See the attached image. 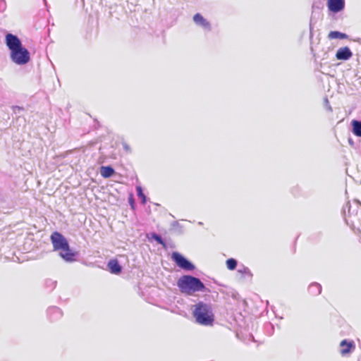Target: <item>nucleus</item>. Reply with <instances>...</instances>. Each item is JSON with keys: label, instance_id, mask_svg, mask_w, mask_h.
I'll use <instances>...</instances> for the list:
<instances>
[{"label": "nucleus", "instance_id": "obj_23", "mask_svg": "<svg viewBox=\"0 0 361 361\" xmlns=\"http://www.w3.org/2000/svg\"><path fill=\"white\" fill-rule=\"evenodd\" d=\"M49 311H51L53 312L54 313H55L56 314L59 315V316H61V312L60 310V309H59L58 307H52L51 309L49 310Z\"/></svg>", "mask_w": 361, "mask_h": 361}, {"label": "nucleus", "instance_id": "obj_20", "mask_svg": "<svg viewBox=\"0 0 361 361\" xmlns=\"http://www.w3.org/2000/svg\"><path fill=\"white\" fill-rule=\"evenodd\" d=\"M13 112L15 114H20L21 111H23L25 109L23 106H12Z\"/></svg>", "mask_w": 361, "mask_h": 361}, {"label": "nucleus", "instance_id": "obj_14", "mask_svg": "<svg viewBox=\"0 0 361 361\" xmlns=\"http://www.w3.org/2000/svg\"><path fill=\"white\" fill-rule=\"evenodd\" d=\"M115 173L114 169L111 166H102L100 173L102 177L107 178L111 177Z\"/></svg>", "mask_w": 361, "mask_h": 361}, {"label": "nucleus", "instance_id": "obj_17", "mask_svg": "<svg viewBox=\"0 0 361 361\" xmlns=\"http://www.w3.org/2000/svg\"><path fill=\"white\" fill-rule=\"evenodd\" d=\"M136 191H137V195L138 197H140L141 199L142 203L145 204L146 201H147V197L145 195V194L143 193L142 187L140 185L136 186Z\"/></svg>", "mask_w": 361, "mask_h": 361}, {"label": "nucleus", "instance_id": "obj_1", "mask_svg": "<svg viewBox=\"0 0 361 361\" xmlns=\"http://www.w3.org/2000/svg\"><path fill=\"white\" fill-rule=\"evenodd\" d=\"M5 43L10 51V58L14 63L25 65L30 61V52L23 46L20 39L17 35L12 33L6 34Z\"/></svg>", "mask_w": 361, "mask_h": 361}, {"label": "nucleus", "instance_id": "obj_7", "mask_svg": "<svg viewBox=\"0 0 361 361\" xmlns=\"http://www.w3.org/2000/svg\"><path fill=\"white\" fill-rule=\"evenodd\" d=\"M341 350L340 353L342 356H345L352 352H353L355 349V344L353 341H348L347 339L343 340L340 343Z\"/></svg>", "mask_w": 361, "mask_h": 361}, {"label": "nucleus", "instance_id": "obj_19", "mask_svg": "<svg viewBox=\"0 0 361 361\" xmlns=\"http://www.w3.org/2000/svg\"><path fill=\"white\" fill-rule=\"evenodd\" d=\"M152 237L157 243L161 245L164 247H166V243L161 235L154 233Z\"/></svg>", "mask_w": 361, "mask_h": 361}, {"label": "nucleus", "instance_id": "obj_16", "mask_svg": "<svg viewBox=\"0 0 361 361\" xmlns=\"http://www.w3.org/2000/svg\"><path fill=\"white\" fill-rule=\"evenodd\" d=\"M328 37L329 39H346L348 35L338 31H331Z\"/></svg>", "mask_w": 361, "mask_h": 361}, {"label": "nucleus", "instance_id": "obj_18", "mask_svg": "<svg viewBox=\"0 0 361 361\" xmlns=\"http://www.w3.org/2000/svg\"><path fill=\"white\" fill-rule=\"evenodd\" d=\"M237 260L230 258L226 260V267L229 270H234L237 267Z\"/></svg>", "mask_w": 361, "mask_h": 361}, {"label": "nucleus", "instance_id": "obj_6", "mask_svg": "<svg viewBox=\"0 0 361 361\" xmlns=\"http://www.w3.org/2000/svg\"><path fill=\"white\" fill-rule=\"evenodd\" d=\"M50 240L54 251H60L64 248H68L69 245L66 238L58 231H54L51 233Z\"/></svg>", "mask_w": 361, "mask_h": 361}, {"label": "nucleus", "instance_id": "obj_5", "mask_svg": "<svg viewBox=\"0 0 361 361\" xmlns=\"http://www.w3.org/2000/svg\"><path fill=\"white\" fill-rule=\"evenodd\" d=\"M171 259L178 267L185 271H192L195 268L191 262L178 252H173L171 254Z\"/></svg>", "mask_w": 361, "mask_h": 361}, {"label": "nucleus", "instance_id": "obj_24", "mask_svg": "<svg viewBox=\"0 0 361 361\" xmlns=\"http://www.w3.org/2000/svg\"><path fill=\"white\" fill-rule=\"evenodd\" d=\"M348 142H349L350 145H353V140L351 138L348 139Z\"/></svg>", "mask_w": 361, "mask_h": 361}, {"label": "nucleus", "instance_id": "obj_21", "mask_svg": "<svg viewBox=\"0 0 361 361\" xmlns=\"http://www.w3.org/2000/svg\"><path fill=\"white\" fill-rule=\"evenodd\" d=\"M238 272L241 274H246L248 275H251L250 271L247 267H243L242 269H238Z\"/></svg>", "mask_w": 361, "mask_h": 361}, {"label": "nucleus", "instance_id": "obj_15", "mask_svg": "<svg viewBox=\"0 0 361 361\" xmlns=\"http://www.w3.org/2000/svg\"><path fill=\"white\" fill-rule=\"evenodd\" d=\"M308 291L313 295H317L321 293L322 286L318 283H312L308 288Z\"/></svg>", "mask_w": 361, "mask_h": 361}, {"label": "nucleus", "instance_id": "obj_11", "mask_svg": "<svg viewBox=\"0 0 361 361\" xmlns=\"http://www.w3.org/2000/svg\"><path fill=\"white\" fill-rule=\"evenodd\" d=\"M353 56V53L350 48L344 47L337 50L336 54V58L338 60L346 61L348 60Z\"/></svg>", "mask_w": 361, "mask_h": 361}, {"label": "nucleus", "instance_id": "obj_13", "mask_svg": "<svg viewBox=\"0 0 361 361\" xmlns=\"http://www.w3.org/2000/svg\"><path fill=\"white\" fill-rule=\"evenodd\" d=\"M352 133L357 137H361V121L353 120L351 121Z\"/></svg>", "mask_w": 361, "mask_h": 361}, {"label": "nucleus", "instance_id": "obj_27", "mask_svg": "<svg viewBox=\"0 0 361 361\" xmlns=\"http://www.w3.org/2000/svg\"><path fill=\"white\" fill-rule=\"evenodd\" d=\"M124 148H125L126 149H128V145H124Z\"/></svg>", "mask_w": 361, "mask_h": 361}, {"label": "nucleus", "instance_id": "obj_25", "mask_svg": "<svg viewBox=\"0 0 361 361\" xmlns=\"http://www.w3.org/2000/svg\"><path fill=\"white\" fill-rule=\"evenodd\" d=\"M51 284L54 286V287L55 286V284H56V282L55 281H49Z\"/></svg>", "mask_w": 361, "mask_h": 361}, {"label": "nucleus", "instance_id": "obj_26", "mask_svg": "<svg viewBox=\"0 0 361 361\" xmlns=\"http://www.w3.org/2000/svg\"><path fill=\"white\" fill-rule=\"evenodd\" d=\"M324 102H325V103H326V104H329V101H328V99H327V98H326V99H324Z\"/></svg>", "mask_w": 361, "mask_h": 361}, {"label": "nucleus", "instance_id": "obj_2", "mask_svg": "<svg viewBox=\"0 0 361 361\" xmlns=\"http://www.w3.org/2000/svg\"><path fill=\"white\" fill-rule=\"evenodd\" d=\"M177 286L180 291L185 295H191L197 292H203L206 286L203 282L195 276L191 275H183L177 281Z\"/></svg>", "mask_w": 361, "mask_h": 361}, {"label": "nucleus", "instance_id": "obj_28", "mask_svg": "<svg viewBox=\"0 0 361 361\" xmlns=\"http://www.w3.org/2000/svg\"><path fill=\"white\" fill-rule=\"evenodd\" d=\"M328 109H329V111H332V109H331V107L330 106H329Z\"/></svg>", "mask_w": 361, "mask_h": 361}, {"label": "nucleus", "instance_id": "obj_29", "mask_svg": "<svg viewBox=\"0 0 361 361\" xmlns=\"http://www.w3.org/2000/svg\"><path fill=\"white\" fill-rule=\"evenodd\" d=\"M178 222H175V223L173 224V226H175V225H178Z\"/></svg>", "mask_w": 361, "mask_h": 361}, {"label": "nucleus", "instance_id": "obj_22", "mask_svg": "<svg viewBox=\"0 0 361 361\" xmlns=\"http://www.w3.org/2000/svg\"><path fill=\"white\" fill-rule=\"evenodd\" d=\"M6 8V4L5 0H0V11H5Z\"/></svg>", "mask_w": 361, "mask_h": 361}, {"label": "nucleus", "instance_id": "obj_10", "mask_svg": "<svg viewBox=\"0 0 361 361\" xmlns=\"http://www.w3.org/2000/svg\"><path fill=\"white\" fill-rule=\"evenodd\" d=\"M193 21L195 25L202 27L204 30L207 31H211L212 26L210 23L204 18L200 13H197L194 15Z\"/></svg>", "mask_w": 361, "mask_h": 361}, {"label": "nucleus", "instance_id": "obj_8", "mask_svg": "<svg viewBox=\"0 0 361 361\" xmlns=\"http://www.w3.org/2000/svg\"><path fill=\"white\" fill-rule=\"evenodd\" d=\"M59 255L66 262H73L76 260L78 252L73 251L68 245V248L60 250Z\"/></svg>", "mask_w": 361, "mask_h": 361}, {"label": "nucleus", "instance_id": "obj_3", "mask_svg": "<svg viewBox=\"0 0 361 361\" xmlns=\"http://www.w3.org/2000/svg\"><path fill=\"white\" fill-rule=\"evenodd\" d=\"M192 315L195 322L202 326H212L214 321L211 305L202 301L193 305Z\"/></svg>", "mask_w": 361, "mask_h": 361}, {"label": "nucleus", "instance_id": "obj_9", "mask_svg": "<svg viewBox=\"0 0 361 361\" xmlns=\"http://www.w3.org/2000/svg\"><path fill=\"white\" fill-rule=\"evenodd\" d=\"M327 6L330 11L337 13L345 8V0H327Z\"/></svg>", "mask_w": 361, "mask_h": 361}, {"label": "nucleus", "instance_id": "obj_4", "mask_svg": "<svg viewBox=\"0 0 361 361\" xmlns=\"http://www.w3.org/2000/svg\"><path fill=\"white\" fill-rule=\"evenodd\" d=\"M360 206H361V203L358 200H355L353 205L350 202H348L343 209V213L344 214L346 224L354 231L355 229L354 218L357 214V208Z\"/></svg>", "mask_w": 361, "mask_h": 361}, {"label": "nucleus", "instance_id": "obj_12", "mask_svg": "<svg viewBox=\"0 0 361 361\" xmlns=\"http://www.w3.org/2000/svg\"><path fill=\"white\" fill-rule=\"evenodd\" d=\"M107 267L111 274H118L122 271V267L117 259H111L107 264Z\"/></svg>", "mask_w": 361, "mask_h": 361}]
</instances>
